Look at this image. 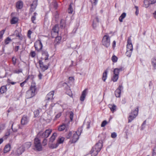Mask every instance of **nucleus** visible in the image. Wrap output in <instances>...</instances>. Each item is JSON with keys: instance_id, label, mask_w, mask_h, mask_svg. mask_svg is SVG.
Returning <instances> with one entry per match:
<instances>
[{"instance_id": "f257e3e1", "label": "nucleus", "mask_w": 156, "mask_h": 156, "mask_svg": "<svg viewBox=\"0 0 156 156\" xmlns=\"http://www.w3.org/2000/svg\"><path fill=\"white\" fill-rule=\"evenodd\" d=\"M37 90V88L35 83L32 81L30 88L26 93V97L27 98H30L34 96L36 94V91Z\"/></svg>"}, {"instance_id": "f03ea898", "label": "nucleus", "mask_w": 156, "mask_h": 156, "mask_svg": "<svg viewBox=\"0 0 156 156\" xmlns=\"http://www.w3.org/2000/svg\"><path fill=\"white\" fill-rule=\"evenodd\" d=\"M34 150L37 151H41L42 150V147L41 144V140L37 137L34 140Z\"/></svg>"}, {"instance_id": "7ed1b4c3", "label": "nucleus", "mask_w": 156, "mask_h": 156, "mask_svg": "<svg viewBox=\"0 0 156 156\" xmlns=\"http://www.w3.org/2000/svg\"><path fill=\"white\" fill-rule=\"evenodd\" d=\"M82 127L79 128L77 131L73 135L72 138L71 143H75L78 140L79 136L80 135L82 131Z\"/></svg>"}, {"instance_id": "20e7f679", "label": "nucleus", "mask_w": 156, "mask_h": 156, "mask_svg": "<svg viewBox=\"0 0 156 156\" xmlns=\"http://www.w3.org/2000/svg\"><path fill=\"white\" fill-rule=\"evenodd\" d=\"M110 37L108 35H104L102 41V43L104 46L106 48L109 47L110 45Z\"/></svg>"}, {"instance_id": "39448f33", "label": "nucleus", "mask_w": 156, "mask_h": 156, "mask_svg": "<svg viewBox=\"0 0 156 156\" xmlns=\"http://www.w3.org/2000/svg\"><path fill=\"white\" fill-rule=\"evenodd\" d=\"M138 110L139 107H137L134 111L132 112L128 118L129 122H131L136 117L138 114Z\"/></svg>"}, {"instance_id": "423d86ee", "label": "nucleus", "mask_w": 156, "mask_h": 156, "mask_svg": "<svg viewBox=\"0 0 156 156\" xmlns=\"http://www.w3.org/2000/svg\"><path fill=\"white\" fill-rule=\"evenodd\" d=\"M24 150V147L23 146H21L13 151L14 154L15 156H19L22 154Z\"/></svg>"}, {"instance_id": "0eeeda50", "label": "nucleus", "mask_w": 156, "mask_h": 156, "mask_svg": "<svg viewBox=\"0 0 156 156\" xmlns=\"http://www.w3.org/2000/svg\"><path fill=\"white\" fill-rule=\"evenodd\" d=\"M34 46L36 50L39 51L42 49L43 45L40 40H38L34 44Z\"/></svg>"}, {"instance_id": "6e6552de", "label": "nucleus", "mask_w": 156, "mask_h": 156, "mask_svg": "<svg viewBox=\"0 0 156 156\" xmlns=\"http://www.w3.org/2000/svg\"><path fill=\"white\" fill-rule=\"evenodd\" d=\"M102 146V144L101 142H99L93 147V149H95L97 150V151L95 152V154H98V152L100 151Z\"/></svg>"}, {"instance_id": "1a4fd4ad", "label": "nucleus", "mask_w": 156, "mask_h": 156, "mask_svg": "<svg viewBox=\"0 0 156 156\" xmlns=\"http://www.w3.org/2000/svg\"><path fill=\"white\" fill-rule=\"evenodd\" d=\"M40 67L42 71L44 72L48 69V67L47 65H44L43 62L41 60H39L38 62Z\"/></svg>"}, {"instance_id": "9d476101", "label": "nucleus", "mask_w": 156, "mask_h": 156, "mask_svg": "<svg viewBox=\"0 0 156 156\" xmlns=\"http://www.w3.org/2000/svg\"><path fill=\"white\" fill-rule=\"evenodd\" d=\"M123 89L122 85H119V87L116 90L115 92V94L116 97H120L121 93V90Z\"/></svg>"}, {"instance_id": "9b49d317", "label": "nucleus", "mask_w": 156, "mask_h": 156, "mask_svg": "<svg viewBox=\"0 0 156 156\" xmlns=\"http://www.w3.org/2000/svg\"><path fill=\"white\" fill-rule=\"evenodd\" d=\"M126 50H133V46L132 44L130 38L129 37L127 40V44L126 46Z\"/></svg>"}, {"instance_id": "f8f14e48", "label": "nucleus", "mask_w": 156, "mask_h": 156, "mask_svg": "<svg viewBox=\"0 0 156 156\" xmlns=\"http://www.w3.org/2000/svg\"><path fill=\"white\" fill-rule=\"evenodd\" d=\"M54 94V91L50 92L47 95L46 97V103H48V101L49 100H51L53 98V96Z\"/></svg>"}, {"instance_id": "ddd939ff", "label": "nucleus", "mask_w": 156, "mask_h": 156, "mask_svg": "<svg viewBox=\"0 0 156 156\" xmlns=\"http://www.w3.org/2000/svg\"><path fill=\"white\" fill-rule=\"evenodd\" d=\"M59 31V27L58 25H56L54 26L52 29L51 32V34L52 35L53 34H55L56 36H57Z\"/></svg>"}, {"instance_id": "4468645a", "label": "nucleus", "mask_w": 156, "mask_h": 156, "mask_svg": "<svg viewBox=\"0 0 156 156\" xmlns=\"http://www.w3.org/2000/svg\"><path fill=\"white\" fill-rule=\"evenodd\" d=\"M29 121L28 117L26 116H23L22 118L21 123L22 125H25L27 124Z\"/></svg>"}, {"instance_id": "2eb2a0df", "label": "nucleus", "mask_w": 156, "mask_h": 156, "mask_svg": "<svg viewBox=\"0 0 156 156\" xmlns=\"http://www.w3.org/2000/svg\"><path fill=\"white\" fill-rule=\"evenodd\" d=\"M37 5V2L36 1H34L33 3L31 5V7L30 9V12H32L35 9Z\"/></svg>"}, {"instance_id": "dca6fc26", "label": "nucleus", "mask_w": 156, "mask_h": 156, "mask_svg": "<svg viewBox=\"0 0 156 156\" xmlns=\"http://www.w3.org/2000/svg\"><path fill=\"white\" fill-rule=\"evenodd\" d=\"M87 89H85L82 92L80 97V100L83 101H84L87 93Z\"/></svg>"}, {"instance_id": "f3484780", "label": "nucleus", "mask_w": 156, "mask_h": 156, "mask_svg": "<svg viewBox=\"0 0 156 156\" xmlns=\"http://www.w3.org/2000/svg\"><path fill=\"white\" fill-rule=\"evenodd\" d=\"M43 57L42 59L46 61L48 59L49 55L47 51H43L42 52Z\"/></svg>"}, {"instance_id": "a211bd4d", "label": "nucleus", "mask_w": 156, "mask_h": 156, "mask_svg": "<svg viewBox=\"0 0 156 156\" xmlns=\"http://www.w3.org/2000/svg\"><path fill=\"white\" fill-rule=\"evenodd\" d=\"M37 136L40 138H47V137H46V136L44 134V132L41 131H40L37 134Z\"/></svg>"}, {"instance_id": "6ab92c4d", "label": "nucleus", "mask_w": 156, "mask_h": 156, "mask_svg": "<svg viewBox=\"0 0 156 156\" xmlns=\"http://www.w3.org/2000/svg\"><path fill=\"white\" fill-rule=\"evenodd\" d=\"M23 2L21 1H19L17 2L16 7L17 9H20L23 7Z\"/></svg>"}, {"instance_id": "aec40b11", "label": "nucleus", "mask_w": 156, "mask_h": 156, "mask_svg": "<svg viewBox=\"0 0 156 156\" xmlns=\"http://www.w3.org/2000/svg\"><path fill=\"white\" fill-rule=\"evenodd\" d=\"M10 146L9 144L6 145L4 149V152L6 153L9 151L10 150Z\"/></svg>"}, {"instance_id": "412c9836", "label": "nucleus", "mask_w": 156, "mask_h": 156, "mask_svg": "<svg viewBox=\"0 0 156 156\" xmlns=\"http://www.w3.org/2000/svg\"><path fill=\"white\" fill-rule=\"evenodd\" d=\"M108 107L112 112H114L116 109V106L115 105L109 104L108 105Z\"/></svg>"}, {"instance_id": "4be33fe9", "label": "nucleus", "mask_w": 156, "mask_h": 156, "mask_svg": "<svg viewBox=\"0 0 156 156\" xmlns=\"http://www.w3.org/2000/svg\"><path fill=\"white\" fill-rule=\"evenodd\" d=\"M122 70V68H115L114 69V74L119 75V72L121 71Z\"/></svg>"}, {"instance_id": "5701e85b", "label": "nucleus", "mask_w": 156, "mask_h": 156, "mask_svg": "<svg viewBox=\"0 0 156 156\" xmlns=\"http://www.w3.org/2000/svg\"><path fill=\"white\" fill-rule=\"evenodd\" d=\"M7 90V87L6 86H3L1 87L0 88V92L1 94H3L5 93Z\"/></svg>"}, {"instance_id": "b1692460", "label": "nucleus", "mask_w": 156, "mask_h": 156, "mask_svg": "<svg viewBox=\"0 0 156 156\" xmlns=\"http://www.w3.org/2000/svg\"><path fill=\"white\" fill-rule=\"evenodd\" d=\"M52 130L50 129H46L44 132V134L45 135L46 137H48L51 133Z\"/></svg>"}, {"instance_id": "393cba45", "label": "nucleus", "mask_w": 156, "mask_h": 156, "mask_svg": "<svg viewBox=\"0 0 156 156\" xmlns=\"http://www.w3.org/2000/svg\"><path fill=\"white\" fill-rule=\"evenodd\" d=\"M56 136L57 134L55 133H53L50 138V141L51 142H53L55 140Z\"/></svg>"}, {"instance_id": "a878e982", "label": "nucleus", "mask_w": 156, "mask_h": 156, "mask_svg": "<svg viewBox=\"0 0 156 156\" xmlns=\"http://www.w3.org/2000/svg\"><path fill=\"white\" fill-rule=\"evenodd\" d=\"M60 27L61 28H64L66 26V23L65 21L63 20L62 19L60 21Z\"/></svg>"}, {"instance_id": "bb28decb", "label": "nucleus", "mask_w": 156, "mask_h": 156, "mask_svg": "<svg viewBox=\"0 0 156 156\" xmlns=\"http://www.w3.org/2000/svg\"><path fill=\"white\" fill-rule=\"evenodd\" d=\"M73 3H72L69 6V7L68 9V12L69 13L72 14L73 11V9L72 7V5Z\"/></svg>"}, {"instance_id": "cd10ccee", "label": "nucleus", "mask_w": 156, "mask_h": 156, "mask_svg": "<svg viewBox=\"0 0 156 156\" xmlns=\"http://www.w3.org/2000/svg\"><path fill=\"white\" fill-rule=\"evenodd\" d=\"M126 16V14L125 12L123 13L119 17V20L120 22L123 21V19Z\"/></svg>"}, {"instance_id": "c85d7f7f", "label": "nucleus", "mask_w": 156, "mask_h": 156, "mask_svg": "<svg viewBox=\"0 0 156 156\" xmlns=\"http://www.w3.org/2000/svg\"><path fill=\"white\" fill-rule=\"evenodd\" d=\"M10 130L8 129L7 130V132L5 133L4 136L3 137V138L4 140L6 139L10 135Z\"/></svg>"}, {"instance_id": "c756f323", "label": "nucleus", "mask_w": 156, "mask_h": 156, "mask_svg": "<svg viewBox=\"0 0 156 156\" xmlns=\"http://www.w3.org/2000/svg\"><path fill=\"white\" fill-rule=\"evenodd\" d=\"M108 71L107 70H105V72L103 73L102 79L104 81H105L106 80L107 77Z\"/></svg>"}, {"instance_id": "7c9ffc66", "label": "nucleus", "mask_w": 156, "mask_h": 156, "mask_svg": "<svg viewBox=\"0 0 156 156\" xmlns=\"http://www.w3.org/2000/svg\"><path fill=\"white\" fill-rule=\"evenodd\" d=\"M18 21V19L17 17H13L12 18L11 21V23L12 24H14L16 23Z\"/></svg>"}, {"instance_id": "2f4dec72", "label": "nucleus", "mask_w": 156, "mask_h": 156, "mask_svg": "<svg viewBox=\"0 0 156 156\" xmlns=\"http://www.w3.org/2000/svg\"><path fill=\"white\" fill-rule=\"evenodd\" d=\"M9 123L11 125V129H12L13 131L14 132H16L17 131V129L16 128H13V126L14 124V122L12 121H10Z\"/></svg>"}, {"instance_id": "473e14b6", "label": "nucleus", "mask_w": 156, "mask_h": 156, "mask_svg": "<svg viewBox=\"0 0 156 156\" xmlns=\"http://www.w3.org/2000/svg\"><path fill=\"white\" fill-rule=\"evenodd\" d=\"M97 150L95 149H93V147L90 151V154H91V156H96L97 154H95V153L96 151Z\"/></svg>"}, {"instance_id": "72a5a7b5", "label": "nucleus", "mask_w": 156, "mask_h": 156, "mask_svg": "<svg viewBox=\"0 0 156 156\" xmlns=\"http://www.w3.org/2000/svg\"><path fill=\"white\" fill-rule=\"evenodd\" d=\"M66 127V125L65 124H62L59 126L58 128V130L59 131H62Z\"/></svg>"}, {"instance_id": "f704fd0d", "label": "nucleus", "mask_w": 156, "mask_h": 156, "mask_svg": "<svg viewBox=\"0 0 156 156\" xmlns=\"http://www.w3.org/2000/svg\"><path fill=\"white\" fill-rule=\"evenodd\" d=\"M95 21H97V23L99 22V19L97 17H96L93 21V28H95L97 26L96 23H95Z\"/></svg>"}, {"instance_id": "c9c22d12", "label": "nucleus", "mask_w": 156, "mask_h": 156, "mask_svg": "<svg viewBox=\"0 0 156 156\" xmlns=\"http://www.w3.org/2000/svg\"><path fill=\"white\" fill-rule=\"evenodd\" d=\"M152 64L155 69H156V58H153L152 59Z\"/></svg>"}, {"instance_id": "e433bc0d", "label": "nucleus", "mask_w": 156, "mask_h": 156, "mask_svg": "<svg viewBox=\"0 0 156 156\" xmlns=\"http://www.w3.org/2000/svg\"><path fill=\"white\" fill-rule=\"evenodd\" d=\"M119 78V75H114L113 76L112 78V80L114 82L116 81Z\"/></svg>"}, {"instance_id": "4c0bfd02", "label": "nucleus", "mask_w": 156, "mask_h": 156, "mask_svg": "<svg viewBox=\"0 0 156 156\" xmlns=\"http://www.w3.org/2000/svg\"><path fill=\"white\" fill-rule=\"evenodd\" d=\"M132 51L126 50V56L129 57H130L131 56Z\"/></svg>"}, {"instance_id": "58836bf2", "label": "nucleus", "mask_w": 156, "mask_h": 156, "mask_svg": "<svg viewBox=\"0 0 156 156\" xmlns=\"http://www.w3.org/2000/svg\"><path fill=\"white\" fill-rule=\"evenodd\" d=\"M58 145V143H56L55 144H52L51 145H49V147L51 149H54L57 147Z\"/></svg>"}, {"instance_id": "ea45409f", "label": "nucleus", "mask_w": 156, "mask_h": 156, "mask_svg": "<svg viewBox=\"0 0 156 156\" xmlns=\"http://www.w3.org/2000/svg\"><path fill=\"white\" fill-rule=\"evenodd\" d=\"M64 140V137H62L58 139L57 142V143H58V145L59 144H62L63 143Z\"/></svg>"}, {"instance_id": "a19ab883", "label": "nucleus", "mask_w": 156, "mask_h": 156, "mask_svg": "<svg viewBox=\"0 0 156 156\" xmlns=\"http://www.w3.org/2000/svg\"><path fill=\"white\" fill-rule=\"evenodd\" d=\"M37 13L36 12H34V13L33 16L31 18V20L33 23H35L34 22V20H35L36 18Z\"/></svg>"}, {"instance_id": "79ce46f5", "label": "nucleus", "mask_w": 156, "mask_h": 156, "mask_svg": "<svg viewBox=\"0 0 156 156\" xmlns=\"http://www.w3.org/2000/svg\"><path fill=\"white\" fill-rule=\"evenodd\" d=\"M144 6L145 8H147L149 6V3L147 0H144Z\"/></svg>"}, {"instance_id": "37998d69", "label": "nucleus", "mask_w": 156, "mask_h": 156, "mask_svg": "<svg viewBox=\"0 0 156 156\" xmlns=\"http://www.w3.org/2000/svg\"><path fill=\"white\" fill-rule=\"evenodd\" d=\"M118 60L117 57L115 55H113L112 58V60L114 62H116Z\"/></svg>"}, {"instance_id": "c03bdc74", "label": "nucleus", "mask_w": 156, "mask_h": 156, "mask_svg": "<svg viewBox=\"0 0 156 156\" xmlns=\"http://www.w3.org/2000/svg\"><path fill=\"white\" fill-rule=\"evenodd\" d=\"M30 76H29L27 77V79L24 82H23L22 83H20V85L21 87H23L24 86L25 83L27 81V80H28V79H29L30 78Z\"/></svg>"}, {"instance_id": "a18cd8bd", "label": "nucleus", "mask_w": 156, "mask_h": 156, "mask_svg": "<svg viewBox=\"0 0 156 156\" xmlns=\"http://www.w3.org/2000/svg\"><path fill=\"white\" fill-rule=\"evenodd\" d=\"M52 5H53L54 8L55 9H56L58 7V4L55 1H53L52 2Z\"/></svg>"}, {"instance_id": "49530a36", "label": "nucleus", "mask_w": 156, "mask_h": 156, "mask_svg": "<svg viewBox=\"0 0 156 156\" xmlns=\"http://www.w3.org/2000/svg\"><path fill=\"white\" fill-rule=\"evenodd\" d=\"M11 41V39L9 37H8L5 40V44H8Z\"/></svg>"}, {"instance_id": "de8ad7c7", "label": "nucleus", "mask_w": 156, "mask_h": 156, "mask_svg": "<svg viewBox=\"0 0 156 156\" xmlns=\"http://www.w3.org/2000/svg\"><path fill=\"white\" fill-rule=\"evenodd\" d=\"M36 55L35 52L34 51H31L30 53V56L32 58H34Z\"/></svg>"}, {"instance_id": "09e8293b", "label": "nucleus", "mask_w": 156, "mask_h": 156, "mask_svg": "<svg viewBox=\"0 0 156 156\" xmlns=\"http://www.w3.org/2000/svg\"><path fill=\"white\" fill-rule=\"evenodd\" d=\"M152 156H156V147H154L153 149Z\"/></svg>"}, {"instance_id": "8fccbe9b", "label": "nucleus", "mask_w": 156, "mask_h": 156, "mask_svg": "<svg viewBox=\"0 0 156 156\" xmlns=\"http://www.w3.org/2000/svg\"><path fill=\"white\" fill-rule=\"evenodd\" d=\"M34 115L35 117H37L39 115V111L38 110H37L34 112Z\"/></svg>"}, {"instance_id": "3c124183", "label": "nucleus", "mask_w": 156, "mask_h": 156, "mask_svg": "<svg viewBox=\"0 0 156 156\" xmlns=\"http://www.w3.org/2000/svg\"><path fill=\"white\" fill-rule=\"evenodd\" d=\"M107 122L106 120L104 121L102 123L101 126L102 127H104L107 124Z\"/></svg>"}, {"instance_id": "603ef678", "label": "nucleus", "mask_w": 156, "mask_h": 156, "mask_svg": "<svg viewBox=\"0 0 156 156\" xmlns=\"http://www.w3.org/2000/svg\"><path fill=\"white\" fill-rule=\"evenodd\" d=\"M61 39V37L60 36H57L55 37V41L57 43Z\"/></svg>"}, {"instance_id": "864d4df0", "label": "nucleus", "mask_w": 156, "mask_h": 156, "mask_svg": "<svg viewBox=\"0 0 156 156\" xmlns=\"http://www.w3.org/2000/svg\"><path fill=\"white\" fill-rule=\"evenodd\" d=\"M46 138H44L42 142V144L44 146H45L47 144V140Z\"/></svg>"}, {"instance_id": "5fc2aeb1", "label": "nucleus", "mask_w": 156, "mask_h": 156, "mask_svg": "<svg viewBox=\"0 0 156 156\" xmlns=\"http://www.w3.org/2000/svg\"><path fill=\"white\" fill-rule=\"evenodd\" d=\"M5 31V30H3L0 32V39H2Z\"/></svg>"}, {"instance_id": "6e6d98bb", "label": "nucleus", "mask_w": 156, "mask_h": 156, "mask_svg": "<svg viewBox=\"0 0 156 156\" xmlns=\"http://www.w3.org/2000/svg\"><path fill=\"white\" fill-rule=\"evenodd\" d=\"M61 115V113H59L58 114L55 116V118L54 119V120H56L57 119L59 118Z\"/></svg>"}, {"instance_id": "4d7b16f0", "label": "nucleus", "mask_w": 156, "mask_h": 156, "mask_svg": "<svg viewBox=\"0 0 156 156\" xmlns=\"http://www.w3.org/2000/svg\"><path fill=\"white\" fill-rule=\"evenodd\" d=\"M73 112H71L70 113V118L71 121L73 120Z\"/></svg>"}, {"instance_id": "13d9d810", "label": "nucleus", "mask_w": 156, "mask_h": 156, "mask_svg": "<svg viewBox=\"0 0 156 156\" xmlns=\"http://www.w3.org/2000/svg\"><path fill=\"white\" fill-rule=\"evenodd\" d=\"M146 124V120H145L144 121L141 127V129L143 130L145 127V125Z\"/></svg>"}, {"instance_id": "bf43d9fd", "label": "nucleus", "mask_w": 156, "mask_h": 156, "mask_svg": "<svg viewBox=\"0 0 156 156\" xmlns=\"http://www.w3.org/2000/svg\"><path fill=\"white\" fill-rule=\"evenodd\" d=\"M16 59L14 58V57H13L12 58V63L14 65H15L16 63Z\"/></svg>"}, {"instance_id": "052dcab7", "label": "nucleus", "mask_w": 156, "mask_h": 156, "mask_svg": "<svg viewBox=\"0 0 156 156\" xmlns=\"http://www.w3.org/2000/svg\"><path fill=\"white\" fill-rule=\"evenodd\" d=\"M111 136L112 138H115L117 136L116 133L115 132H113L111 134Z\"/></svg>"}, {"instance_id": "680f3d73", "label": "nucleus", "mask_w": 156, "mask_h": 156, "mask_svg": "<svg viewBox=\"0 0 156 156\" xmlns=\"http://www.w3.org/2000/svg\"><path fill=\"white\" fill-rule=\"evenodd\" d=\"M55 18L56 19V20L58 19L59 18V14L57 11H56L55 13Z\"/></svg>"}, {"instance_id": "e2e57ef3", "label": "nucleus", "mask_w": 156, "mask_h": 156, "mask_svg": "<svg viewBox=\"0 0 156 156\" xmlns=\"http://www.w3.org/2000/svg\"><path fill=\"white\" fill-rule=\"evenodd\" d=\"M31 33H32V32L30 30H29L28 31V34H27V36H28V37L30 39L31 38Z\"/></svg>"}, {"instance_id": "0e129e2a", "label": "nucleus", "mask_w": 156, "mask_h": 156, "mask_svg": "<svg viewBox=\"0 0 156 156\" xmlns=\"http://www.w3.org/2000/svg\"><path fill=\"white\" fill-rule=\"evenodd\" d=\"M135 8L136 9V11L135 13L136 15H137L139 13V11L138 10V7L136 6H135Z\"/></svg>"}, {"instance_id": "69168bd1", "label": "nucleus", "mask_w": 156, "mask_h": 156, "mask_svg": "<svg viewBox=\"0 0 156 156\" xmlns=\"http://www.w3.org/2000/svg\"><path fill=\"white\" fill-rule=\"evenodd\" d=\"M72 132H70L69 133L67 136V138H69L71 136H72Z\"/></svg>"}, {"instance_id": "338daca9", "label": "nucleus", "mask_w": 156, "mask_h": 156, "mask_svg": "<svg viewBox=\"0 0 156 156\" xmlns=\"http://www.w3.org/2000/svg\"><path fill=\"white\" fill-rule=\"evenodd\" d=\"M19 48V46H16L15 47V48H14V51H17Z\"/></svg>"}, {"instance_id": "774afa93", "label": "nucleus", "mask_w": 156, "mask_h": 156, "mask_svg": "<svg viewBox=\"0 0 156 156\" xmlns=\"http://www.w3.org/2000/svg\"><path fill=\"white\" fill-rule=\"evenodd\" d=\"M153 14L154 17L156 20V11H154V12L153 13Z\"/></svg>"}]
</instances>
